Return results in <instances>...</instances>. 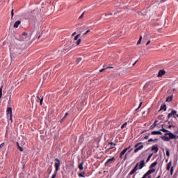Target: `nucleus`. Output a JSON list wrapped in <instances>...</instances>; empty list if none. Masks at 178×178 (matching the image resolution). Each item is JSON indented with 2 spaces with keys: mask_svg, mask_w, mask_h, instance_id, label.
I'll return each instance as SVG.
<instances>
[{
  "mask_svg": "<svg viewBox=\"0 0 178 178\" xmlns=\"http://www.w3.org/2000/svg\"><path fill=\"white\" fill-rule=\"evenodd\" d=\"M10 57L12 58H16V56H19L23 52V49H22V45L20 44H13L10 47Z\"/></svg>",
  "mask_w": 178,
  "mask_h": 178,
  "instance_id": "obj_1",
  "label": "nucleus"
},
{
  "mask_svg": "<svg viewBox=\"0 0 178 178\" xmlns=\"http://www.w3.org/2000/svg\"><path fill=\"white\" fill-rule=\"evenodd\" d=\"M156 165H158V161H154L149 166V170L145 174H144L141 178H147V177L149 176V175H152V173H155L156 170L154 168L156 166Z\"/></svg>",
  "mask_w": 178,
  "mask_h": 178,
  "instance_id": "obj_2",
  "label": "nucleus"
},
{
  "mask_svg": "<svg viewBox=\"0 0 178 178\" xmlns=\"http://www.w3.org/2000/svg\"><path fill=\"white\" fill-rule=\"evenodd\" d=\"M55 172L54 173V175L51 176V178H56V175L58 174V172L59 171V168H60V161L59 160V159L56 158L55 159Z\"/></svg>",
  "mask_w": 178,
  "mask_h": 178,
  "instance_id": "obj_3",
  "label": "nucleus"
},
{
  "mask_svg": "<svg viewBox=\"0 0 178 178\" xmlns=\"http://www.w3.org/2000/svg\"><path fill=\"white\" fill-rule=\"evenodd\" d=\"M160 131H163V133H166L165 134V136H169L171 140H177V138L176 135H175L173 133L170 132L169 130L165 128H162L161 129H160Z\"/></svg>",
  "mask_w": 178,
  "mask_h": 178,
  "instance_id": "obj_4",
  "label": "nucleus"
},
{
  "mask_svg": "<svg viewBox=\"0 0 178 178\" xmlns=\"http://www.w3.org/2000/svg\"><path fill=\"white\" fill-rule=\"evenodd\" d=\"M143 148H144V145H143V143H138L135 145V149L134 151V152L135 154H137V152L143 149Z\"/></svg>",
  "mask_w": 178,
  "mask_h": 178,
  "instance_id": "obj_5",
  "label": "nucleus"
},
{
  "mask_svg": "<svg viewBox=\"0 0 178 178\" xmlns=\"http://www.w3.org/2000/svg\"><path fill=\"white\" fill-rule=\"evenodd\" d=\"M6 113H7L8 118H9V120H10L11 122H13V118L12 115V108L10 107L7 108Z\"/></svg>",
  "mask_w": 178,
  "mask_h": 178,
  "instance_id": "obj_6",
  "label": "nucleus"
},
{
  "mask_svg": "<svg viewBox=\"0 0 178 178\" xmlns=\"http://www.w3.org/2000/svg\"><path fill=\"white\" fill-rule=\"evenodd\" d=\"M116 161V159L115 157H113L111 159H108L107 161L105 163L106 166H111L112 163H113Z\"/></svg>",
  "mask_w": 178,
  "mask_h": 178,
  "instance_id": "obj_7",
  "label": "nucleus"
},
{
  "mask_svg": "<svg viewBox=\"0 0 178 178\" xmlns=\"http://www.w3.org/2000/svg\"><path fill=\"white\" fill-rule=\"evenodd\" d=\"M138 165H139V163H137L134 168L129 173V176H131V175H134L138 170Z\"/></svg>",
  "mask_w": 178,
  "mask_h": 178,
  "instance_id": "obj_8",
  "label": "nucleus"
},
{
  "mask_svg": "<svg viewBox=\"0 0 178 178\" xmlns=\"http://www.w3.org/2000/svg\"><path fill=\"white\" fill-rule=\"evenodd\" d=\"M176 113H177V111H176L175 110H172L171 113H168V119H170V118H176L175 117Z\"/></svg>",
  "mask_w": 178,
  "mask_h": 178,
  "instance_id": "obj_9",
  "label": "nucleus"
},
{
  "mask_svg": "<svg viewBox=\"0 0 178 178\" xmlns=\"http://www.w3.org/2000/svg\"><path fill=\"white\" fill-rule=\"evenodd\" d=\"M129 148H131V146H129L125 149H124L120 154V158H122V156H123V155H124L126 154V152H127V151H129Z\"/></svg>",
  "mask_w": 178,
  "mask_h": 178,
  "instance_id": "obj_10",
  "label": "nucleus"
},
{
  "mask_svg": "<svg viewBox=\"0 0 178 178\" xmlns=\"http://www.w3.org/2000/svg\"><path fill=\"white\" fill-rule=\"evenodd\" d=\"M164 74H166V71H165V70H160L159 71L157 77H162V76H164Z\"/></svg>",
  "mask_w": 178,
  "mask_h": 178,
  "instance_id": "obj_11",
  "label": "nucleus"
},
{
  "mask_svg": "<svg viewBox=\"0 0 178 178\" xmlns=\"http://www.w3.org/2000/svg\"><path fill=\"white\" fill-rule=\"evenodd\" d=\"M159 148H158V146L157 145H153L152 146V148H151V151H153V152L154 154H156V152H158L159 151Z\"/></svg>",
  "mask_w": 178,
  "mask_h": 178,
  "instance_id": "obj_12",
  "label": "nucleus"
},
{
  "mask_svg": "<svg viewBox=\"0 0 178 178\" xmlns=\"http://www.w3.org/2000/svg\"><path fill=\"white\" fill-rule=\"evenodd\" d=\"M161 140H163V141H170V140H172L170 138V136L168 137L166 135L161 136Z\"/></svg>",
  "mask_w": 178,
  "mask_h": 178,
  "instance_id": "obj_13",
  "label": "nucleus"
},
{
  "mask_svg": "<svg viewBox=\"0 0 178 178\" xmlns=\"http://www.w3.org/2000/svg\"><path fill=\"white\" fill-rule=\"evenodd\" d=\"M27 40V33L24 32L21 38V41H26Z\"/></svg>",
  "mask_w": 178,
  "mask_h": 178,
  "instance_id": "obj_14",
  "label": "nucleus"
},
{
  "mask_svg": "<svg viewBox=\"0 0 178 178\" xmlns=\"http://www.w3.org/2000/svg\"><path fill=\"white\" fill-rule=\"evenodd\" d=\"M145 166V161L144 160H142L139 164V169H143V168H144Z\"/></svg>",
  "mask_w": 178,
  "mask_h": 178,
  "instance_id": "obj_15",
  "label": "nucleus"
},
{
  "mask_svg": "<svg viewBox=\"0 0 178 178\" xmlns=\"http://www.w3.org/2000/svg\"><path fill=\"white\" fill-rule=\"evenodd\" d=\"M20 24H22V21H20V20L17 21L14 24V29H17V27H19V26H20Z\"/></svg>",
  "mask_w": 178,
  "mask_h": 178,
  "instance_id": "obj_16",
  "label": "nucleus"
},
{
  "mask_svg": "<svg viewBox=\"0 0 178 178\" xmlns=\"http://www.w3.org/2000/svg\"><path fill=\"white\" fill-rule=\"evenodd\" d=\"M161 111H164V112H166V104H164L161 106L159 112H161Z\"/></svg>",
  "mask_w": 178,
  "mask_h": 178,
  "instance_id": "obj_17",
  "label": "nucleus"
},
{
  "mask_svg": "<svg viewBox=\"0 0 178 178\" xmlns=\"http://www.w3.org/2000/svg\"><path fill=\"white\" fill-rule=\"evenodd\" d=\"M151 134L152 136H156V135H161L162 134V133L161 132V131H152Z\"/></svg>",
  "mask_w": 178,
  "mask_h": 178,
  "instance_id": "obj_18",
  "label": "nucleus"
},
{
  "mask_svg": "<svg viewBox=\"0 0 178 178\" xmlns=\"http://www.w3.org/2000/svg\"><path fill=\"white\" fill-rule=\"evenodd\" d=\"M108 145H111L108 148V149H113V148H115V147H116V144L113 143V142H111L108 143Z\"/></svg>",
  "mask_w": 178,
  "mask_h": 178,
  "instance_id": "obj_19",
  "label": "nucleus"
},
{
  "mask_svg": "<svg viewBox=\"0 0 178 178\" xmlns=\"http://www.w3.org/2000/svg\"><path fill=\"white\" fill-rule=\"evenodd\" d=\"M38 100L40 101V105L42 106V102H44V97H40V96H37Z\"/></svg>",
  "mask_w": 178,
  "mask_h": 178,
  "instance_id": "obj_20",
  "label": "nucleus"
},
{
  "mask_svg": "<svg viewBox=\"0 0 178 178\" xmlns=\"http://www.w3.org/2000/svg\"><path fill=\"white\" fill-rule=\"evenodd\" d=\"M172 166V161H170L166 165V170H170V168Z\"/></svg>",
  "mask_w": 178,
  "mask_h": 178,
  "instance_id": "obj_21",
  "label": "nucleus"
},
{
  "mask_svg": "<svg viewBox=\"0 0 178 178\" xmlns=\"http://www.w3.org/2000/svg\"><path fill=\"white\" fill-rule=\"evenodd\" d=\"M172 100H173V95L168 96L166 99V102H172Z\"/></svg>",
  "mask_w": 178,
  "mask_h": 178,
  "instance_id": "obj_22",
  "label": "nucleus"
},
{
  "mask_svg": "<svg viewBox=\"0 0 178 178\" xmlns=\"http://www.w3.org/2000/svg\"><path fill=\"white\" fill-rule=\"evenodd\" d=\"M83 165H84V163H81L79 165L78 168H79V170H81V171L83 170V169H84Z\"/></svg>",
  "mask_w": 178,
  "mask_h": 178,
  "instance_id": "obj_23",
  "label": "nucleus"
},
{
  "mask_svg": "<svg viewBox=\"0 0 178 178\" xmlns=\"http://www.w3.org/2000/svg\"><path fill=\"white\" fill-rule=\"evenodd\" d=\"M113 67H104V68L101 69V70H99V72H100V73H102V72H104V70H106V69H113Z\"/></svg>",
  "mask_w": 178,
  "mask_h": 178,
  "instance_id": "obj_24",
  "label": "nucleus"
},
{
  "mask_svg": "<svg viewBox=\"0 0 178 178\" xmlns=\"http://www.w3.org/2000/svg\"><path fill=\"white\" fill-rule=\"evenodd\" d=\"M152 155H154V153H151V154H149V156H148V157L146 160V162H148L149 161L151 160V158H152Z\"/></svg>",
  "mask_w": 178,
  "mask_h": 178,
  "instance_id": "obj_25",
  "label": "nucleus"
},
{
  "mask_svg": "<svg viewBox=\"0 0 178 178\" xmlns=\"http://www.w3.org/2000/svg\"><path fill=\"white\" fill-rule=\"evenodd\" d=\"M76 45H80L81 44V39H78L77 40H75Z\"/></svg>",
  "mask_w": 178,
  "mask_h": 178,
  "instance_id": "obj_26",
  "label": "nucleus"
},
{
  "mask_svg": "<svg viewBox=\"0 0 178 178\" xmlns=\"http://www.w3.org/2000/svg\"><path fill=\"white\" fill-rule=\"evenodd\" d=\"M86 172H83L79 174V177H86Z\"/></svg>",
  "mask_w": 178,
  "mask_h": 178,
  "instance_id": "obj_27",
  "label": "nucleus"
},
{
  "mask_svg": "<svg viewBox=\"0 0 178 178\" xmlns=\"http://www.w3.org/2000/svg\"><path fill=\"white\" fill-rule=\"evenodd\" d=\"M156 143V141H158V139H152V138H150L149 140H148V143Z\"/></svg>",
  "mask_w": 178,
  "mask_h": 178,
  "instance_id": "obj_28",
  "label": "nucleus"
},
{
  "mask_svg": "<svg viewBox=\"0 0 178 178\" xmlns=\"http://www.w3.org/2000/svg\"><path fill=\"white\" fill-rule=\"evenodd\" d=\"M81 35V34H78L76 36H75L74 38V41H77L79 40V38H80Z\"/></svg>",
  "mask_w": 178,
  "mask_h": 178,
  "instance_id": "obj_29",
  "label": "nucleus"
},
{
  "mask_svg": "<svg viewBox=\"0 0 178 178\" xmlns=\"http://www.w3.org/2000/svg\"><path fill=\"white\" fill-rule=\"evenodd\" d=\"M143 40V36H140L139 40L137 42V45L141 44V41Z\"/></svg>",
  "mask_w": 178,
  "mask_h": 178,
  "instance_id": "obj_30",
  "label": "nucleus"
},
{
  "mask_svg": "<svg viewBox=\"0 0 178 178\" xmlns=\"http://www.w3.org/2000/svg\"><path fill=\"white\" fill-rule=\"evenodd\" d=\"M2 88H3V86H1L0 88V99L2 98Z\"/></svg>",
  "mask_w": 178,
  "mask_h": 178,
  "instance_id": "obj_31",
  "label": "nucleus"
},
{
  "mask_svg": "<svg viewBox=\"0 0 178 178\" xmlns=\"http://www.w3.org/2000/svg\"><path fill=\"white\" fill-rule=\"evenodd\" d=\"M165 154L167 156H170V152H169V149L166 150Z\"/></svg>",
  "mask_w": 178,
  "mask_h": 178,
  "instance_id": "obj_32",
  "label": "nucleus"
},
{
  "mask_svg": "<svg viewBox=\"0 0 178 178\" xmlns=\"http://www.w3.org/2000/svg\"><path fill=\"white\" fill-rule=\"evenodd\" d=\"M173 172H174V168H173V166H172L171 168H170V173L171 176H172V175H173Z\"/></svg>",
  "mask_w": 178,
  "mask_h": 178,
  "instance_id": "obj_33",
  "label": "nucleus"
},
{
  "mask_svg": "<svg viewBox=\"0 0 178 178\" xmlns=\"http://www.w3.org/2000/svg\"><path fill=\"white\" fill-rule=\"evenodd\" d=\"M47 172H48V173H49V175H51V172H52V168H49L48 169H47Z\"/></svg>",
  "mask_w": 178,
  "mask_h": 178,
  "instance_id": "obj_34",
  "label": "nucleus"
},
{
  "mask_svg": "<svg viewBox=\"0 0 178 178\" xmlns=\"http://www.w3.org/2000/svg\"><path fill=\"white\" fill-rule=\"evenodd\" d=\"M84 13H86V11H84L81 15V16L79 17V19H83V17H84Z\"/></svg>",
  "mask_w": 178,
  "mask_h": 178,
  "instance_id": "obj_35",
  "label": "nucleus"
},
{
  "mask_svg": "<svg viewBox=\"0 0 178 178\" xmlns=\"http://www.w3.org/2000/svg\"><path fill=\"white\" fill-rule=\"evenodd\" d=\"M17 148H18L19 151H21V152H23V151H24L23 147H22L21 146H19Z\"/></svg>",
  "mask_w": 178,
  "mask_h": 178,
  "instance_id": "obj_36",
  "label": "nucleus"
},
{
  "mask_svg": "<svg viewBox=\"0 0 178 178\" xmlns=\"http://www.w3.org/2000/svg\"><path fill=\"white\" fill-rule=\"evenodd\" d=\"M3 147H5V143H2L1 144H0V149L1 148H3Z\"/></svg>",
  "mask_w": 178,
  "mask_h": 178,
  "instance_id": "obj_37",
  "label": "nucleus"
},
{
  "mask_svg": "<svg viewBox=\"0 0 178 178\" xmlns=\"http://www.w3.org/2000/svg\"><path fill=\"white\" fill-rule=\"evenodd\" d=\"M15 13H13V9L11 10V19H13Z\"/></svg>",
  "mask_w": 178,
  "mask_h": 178,
  "instance_id": "obj_38",
  "label": "nucleus"
},
{
  "mask_svg": "<svg viewBox=\"0 0 178 178\" xmlns=\"http://www.w3.org/2000/svg\"><path fill=\"white\" fill-rule=\"evenodd\" d=\"M112 15H113V13H106L105 16H112Z\"/></svg>",
  "mask_w": 178,
  "mask_h": 178,
  "instance_id": "obj_39",
  "label": "nucleus"
},
{
  "mask_svg": "<svg viewBox=\"0 0 178 178\" xmlns=\"http://www.w3.org/2000/svg\"><path fill=\"white\" fill-rule=\"evenodd\" d=\"M76 62L79 63V62H81V58H76Z\"/></svg>",
  "mask_w": 178,
  "mask_h": 178,
  "instance_id": "obj_40",
  "label": "nucleus"
},
{
  "mask_svg": "<svg viewBox=\"0 0 178 178\" xmlns=\"http://www.w3.org/2000/svg\"><path fill=\"white\" fill-rule=\"evenodd\" d=\"M65 118L63 117L62 119L59 120V123H63V122L65 120Z\"/></svg>",
  "mask_w": 178,
  "mask_h": 178,
  "instance_id": "obj_41",
  "label": "nucleus"
},
{
  "mask_svg": "<svg viewBox=\"0 0 178 178\" xmlns=\"http://www.w3.org/2000/svg\"><path fill=\"white\" fill-rule=\"evenodd\" d=\"M67 116H69V113H66L65 114V116L63 117L64 119H66V118H67Z\"/></svg>",
  "mask_w": 178,
  "mask_h": 178,
  "instance_id": "obj_42",
  "label": "nucleus"
},
{
  "mask_svg": "<svg viewBox=\"0 0 178 178\" xmlns=\"http://www.w3.org/2000/svg\"><path fill=\"white\" fill-rule=\"evenodd\" d=\"M90 33V30H88L85 33H83V35H87Z\"/></svg>",
  "mask_w": 178,
  "mask_h": 178,
  "instance_id": "obj_43",
  "label": "nucleus"
},
{
  "mask_svg": "<svg viewBox=\"0 0 178 178\" xmlns=\"http://www.w3.org/2000/svg\"><path fill=\"white\" fill-rule=\"evenodd\" d=\"M151 44V40H148L147 42L146 43V45H149Z\"/></svg>",
  "mask_w": 178,
  "mask_h": 178,
  "instance_id": "obj_44",
  "label": "nucleus"
},
{
  "mask_svg": "<svg viewBox=\"0 0 178 178\" xmlns=\"http://www.w3.org/2000/svg\"><path fill=\"white\" fill-rule=\"evenodd\" d=\"M128 149H129V151H128V153H130V152H131V151L133 150V149L132 148H129Z\"/></svg>",
  "mask_w": 178,
  "mask_h": 178,
  "instance_id": "obj_45",
  "label": "nucleus"
},
{
  "mask_svg": "<svg viewBox=\"0 0 178 178\" xmlns=\"http://www.w3.org/2000/svg\"><path fill=\"white\" fill-rule=\"evenodd\" d=\"M17 148H19V147H20V144H19V142H17Z\"/></svg>",
  "mask_w": 178,
  "mask_h": 178,
  "instance_id": "obj_46",
  "label": "nucleus"
},
{
  "mask_svg": "<svg viewBox=\"0 0 178 178\" xmlns=\"http://www.w3.org/2000/svg\"><path fill=\"white\" fill-rule=\"evenodd\" d=\"M74 35H76V32H74L72 35V37H74Z\"/></svg>",
  "mask_w": 178,
  "mask_h": 178,
  "instance_id": "obj_47",
  "label": "nucleus"
},
{
  "mask_svg": "<svg viewBox=\"0 0 178 178\" xmlns=\"http://www.w3.org/2000/svg\"><path fill=\"white\" fill-rule=\"evenodd\" d=\"M172 127H173V125H170H170L168 126V129H172Z\"/></svg>",
  "mask_w": 178,
  "mask_h": 178,
  "instance_id": "obj_48",
  "label": "nucleus"
},
{
  "mask_svg": "<svg viewBox=\"0 0 178 178\" xmlns=\"http://www.w3.org/2000/svg\"><path fill=\"white\" fill-rule=\"evenodd\" d=\"M148 138H149L148 136H145V140H148Z\"/></svg>",
  "mask_w": 178,
  "mask_h": 178,
  "instance_id": "obj_49",
  "label": "nucleus"
},
{
  "mask_svg": "<svg viewBox=\"0 0 178 178\" xmlns=\"http://www.w3.org/2000/svg\"><path fill=\"white\" fill-rule=\"evenodd\" d=\"M142 104H143V102H140V104H139V106H138V109L140 108V107L141 106Z\"/></svg>",
  "mask_w": 178,
  "mask_h": 178,
  "instance_id": "obj_50",
  "label": "nucleus"
},
{
  "mask_svg": "<svg viewBox=\"0 0 178 178\" xmlns=\"http://www.w3.org/2000/svg\"><path fill=\"white\" fill-rule=\"evenodd\" d=\"M122 125L125 127V126H127V122H124Z\"/></svg>",
  "mask_w": 178,
  "mask_h": 178,
  "instance_id": "obj_51",
  "label": "nucleus"
},
{
  "mask_svg": "<svg viewBox=\"0 0 178 178\" xmlns=\"http://www.w3.org/2000/svg\"><path fill=\"white\" fill-rule=\"evenodd\" d=\"M158 121H155L154 122V126L155 127V126H156V122H157Z\"/></svg>",
  "mask_w": 178,
  "mask_h": 178,
  "instance_id": "obj_52",
  "label": "nucleus"
},
{
  "mask_svg": "<svg viewBox=\"0 0 178 178\" xmlns=\"http://www.w3.org/2000/svg\"><path fill=\"white\" fill-rule=\"evenodd\" d=\"M121 129H124V125L122 124V125L121 126Z\"/></svg>",
  "mask_w": 178,
  "mask_h": 178,
  "instance_id": "obj_53",
  "label": "nucleus"
},
{
  "mask_svg": "<svg viewBox=\"0 0 178 178\" xmlns=\"http://www.w3.org/2000/svg\"><path fill=\"white\" fill-rule=\"evenodd\" d=\"M137 62H138V60H136V61L133 64V66H134V65H136V63H137Z\"/></svg>",
  "mask_w": 178,
  "mask_h": 178,
  "instance_id": "obj_54",
  "label": "nucleus"
},
{
  "mask_svg": "<svg viewBox=\"0 0 178 178\" xmlns=\"http://www.w3.org/2000/svg\"><path fill=\"white\" fill-rule=\"evenodd\" d=\"M147 178H151V175H147Z\"/></svg>",
  "mask_w": 178,
  "mask_h": 178,
  "instance_id": "obj_55",
  "label": "nucleus"
},
{
  "mask_svg": "<svg viewBox=\"0 0 178 178\" xmlns=\"http://www.w3.org/2000/svg\"><path fill=\"white\" fill-rule=\"evenodd\" d=\"M84 29V26L81 27V28H80V30H81V29Z\"/></svg>",
  "mask_w": 178,
  "mask_h": 178,
  "instance_id": "obj_56",
  "label": "nucleus"
},
{
  "mask_svg": "<svg viewBox=\"0 0 178 178\" xmlns=\"http://www.w3.org/2000/svg\"><path fill=\"white\" fill-rule=\"evenodd\" d=\"M156 178H161V175H159Z\"/></svg>",
  "mask_w": 178,
  "mask_h": 178,
  "instance_id": "obj_57",
  "label": "nucleus"
},
{
  "mask_svg": "<svg viewBox=\"0 0 178 178\" xmlns=\"http://www.w3.org/2000/svg\"><path fill=\"white\" fill-rule=\"evenodd\" d=\"M176 116H177V118H178V115H177V113H176Z\"/></svg>",
  "mask_w": 178,
  "mask_h": 178,
  "instance_id": "obj_58",
  "label": "nucleus"
},
{
  "mask_svg": "<svg viewBox=\"0 0 178 178\" xmlns=\"http://www.w3.org/2000/svg\"><path fill=\"white\" fill-rule=\"evenodd\" d=\"M127 156L125 155L124 159H126Z\"/></svg>",
  "mask_w": 178,
  "mask_h": 178,
  "instance_id": "obj_59",
  "label": "nucleus"
},
{
  "mask_svg": "<svg viewBox=\"0 0 178 178\" xmlns=\"http://www.w3.org/2000/svg\"><path fill=\"white\" fill-rule=\"evenodd\" d=\"M165 162H168V159H167V160H165Z\"/></svg>",
  "mask_w": 178,
  "mask_h": 178,
  "instance_id": "obj_60",
  "label": "nucleus"
},
{
  "mask_svg": "<svg viewBox=\"0 0 178 178\" xmlns=\"http://www.w3.org/2000/svg\"><path fill=\"white\" fill-rule=\"evenodd\" d=\"M114 15H116V13H114Z\"/></svg>",
  "mask_w": 178,
  "mask_h": 178,
  "instance_id": "obj_61",
  "label": "nucleus"
},
{
  "mask_svg": "<svg viewBox=\"0 0 178 178\" xmlns=\"http://www.w3.org/2000/svg\"><path fill=\"white\" fill-rule=\"evenodd\" d=\"M37 101V102H38V100H36Z\"/></svg>",
  "mask_w": 178,
  "mask_h": 178,
  "instance_id": "obj_62",
  "label": "nucleus"
},
{
  "mask_svg": "<svg viewBox=\"0 0 178 178\" xmlns=\"http://www.w3.org/2000/svg\"><path fill=\"white\" fill-rule=\"evenodd\" d=\"M178 1V0H177Z\"/></svg>",
  "mask_w": 178,
  "mask_h": 178,
  "instance_id": "obj_63",
  "label": "nucleus"
}]
</instances>
